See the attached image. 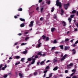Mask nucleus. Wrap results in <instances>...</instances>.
Segmentation results:
<instances>
[{"label": "nucleus", "instance_id": "obj_55", "mask_svg": "<svg viewBox=\"0 0 78 78\" xmlns=\"http://www.w3.org/2000/svg\"><path fill=\"white\" fill-rule=\"evenodd\" d=\"M29 70V69L28 68H26V69H25V70L26 71H27V70Z\"/></svg>", "mask_w": 78, "mask_h": 78}, {"label": "nucleus", "instance_id": "obj_51", "mask_svg": "<svg viewBox=\"0 0 78 78\" xmlns=\"http://www.w3.org/2000/svg\"><path fill=\"white\" fill-rule=\"evenodd\" d=\"M75 53H76V51H74L73 53V55H74V54H75Z\"/></svg>", "mask_w": 78, "mask_h": 78}, {"label": "nucleus", "instance_id": "obj_50", "mask_svg": "<svg viewBox=\"0 0 78 78\" xmlns=\"http://www.w3.org/2000/svg\"><path fill=\"white\" fill-rule=\"evenodd\" d=\"M2 67V65H0V70H1V68Z\"/></svg>", "mask_w": 78, "mask_h": 78}, {"label": "nucleus", "instance_id": "obj_54", "mask_svg": "<svg viewBox=\"0 0 78 78\" xmlns=\"http://www.w3.org/2000/svg\"><path fill=\"white\" fill-rule=\"evenodd\" d=\"M42 1V0H39V2L41 3V2Z\"/></svg>", "mask_w": 78, "mask_h": 78}, {"label": "nucleus", "instance_id": "obj_61", "mask_svg": "<svg viewBox=\"0 0 78 78\" xmlns=\"http://www.w3.org/2000/svg\"><path fill=\"white\" fill-rule=\"evenodd\" d=\"M50 1H49L48 2V5H49V4H50Z\"/></svg>", "mask_w": 78, "mask_h": 78}, {"label": "nucleus", "instance_id": "obj_49", "mask_svg": "<svg viewBox=\"0 0 78 78\" xmlns=\"http://www.w3.org/2000/svg\"><path fill=\"white\" fill-rule=\"evenodd\" d=\"M55 53L56 54H58V53H59V52L58 51L55 52Z\"/></svg>", "mask_w": 78, "mask_h": 78}, {"label": "nucleus", "instance_id": "obj_2", "mask_svg": "<svg viewBox=\"0 0 78 78\" xmlns=\"http://www.w3.org/2000/svg\"><path fill=\"white\" fill-rule=\"evenodd\" d=\"M55 5H57V6H59V8H61L62 5L61 4V2H59V0H57Z\"/></svg>", "mask_w": 78, "mask_h": 78}, {"label": "nucleus", "instance_id": "obj_46", "mask_svg": "<svg viewBox=\"0 0 78 78\" xmlns=\"http://www.w3.org/2000/svg\"><path fill=\"white\" fill-rule=\"evenodd\" d=\"M72 47H75V46H76V45H75V44H73L72 45Z\"/></svg>", "mask_w": 78, "mask_h": 78}, {"label": "nucleus", "instance_id": "obj_10", "mask_svg": "<svg viewBox=\"0 0 78 78\" xmlns=\"http://www.w3.org/2000/svg\"><path fill=\"white\" fill-rule=\"evenodd\" d=\"M61 15H63V14H64V10L62 9H61Z\"/></svg>", "mask_w": 78, "mask_h": 78}, {"label": "nucleus", "instance_id": "obj_29", "mask_svg": "<svg viewBox=\"0 0 78 78\" xmlns=\"http://www.w3.org/2000/svg\"><path fill=\"white\" fill-rule=\"evenodd\" d=\"M69 47H66L65 48V50H67V49H69Z\"/></svg>", "mask_w": 78, "mask_h": 78}, {"label": "nucleus", "instance_id": "obj_60", "mask_svg": "<svg viewBox=\"0 0 78 78\" xmlns=\"http://www.w3.org/2000/svg\"><path fill=\"white\" fill-rule=\"evenodd\" d=\"M50 61L48 60L47 62H46V63H48V62H50Z\"/></svg>", "mask_w": 78, "mask_h": 78}, {"label": "nucleus", "instance_id": "obj_34", "mask_svg": "<svg viewBox=\"0 0 78 78\" xmlns=\"http://www.w3.org/2000/svg\"><path fill=\"white\" fill-rule=\"evenodd\" d=\"M69 41V39H68V38H67V39H66L65 40V41H66V42H67V41Z\"/></svg>", "mask_w": 78, "mask_h": 78}, {"label": "nucleus", "instance_id": "obj_15", "mask_svg": "<svg viewBox=\"0 0 78 78\" xmlns=\"http://www.w3.org/2000/svg\"><path fill=\"white\" fill-rule=\"evenodd\" d=\"M27 43H23L21 44V46H22V45H27Z\"/></svg>", "mask_w": 78, "mask_h": 78}, {"label": "nucleus", "instance_id": "obj_36", "mask_svg": "<svg viewBox=\"0 0 78 78\" xmlns=\"http://www.w3.org/2000/svg\"><path fill=\"white\" fill-rule=\"evenodd\" d=\"M7 76H8V75L6 74V75H5L3 77H4V78H6V77H7Z\"/></svg>", "mask_w": 78, "mask_h": 78}, {"label": "nucleus", "instance_id": "obj_59", "mask_svg": "<svg viewBox=\"0 0 78 78\" xmlns=\"http://www.w3.org/2000/svg\"><path fill=\"white\" fill-rule=\"evenodd\" d=\"M38 58V56L37 55H36L35 56V58Z\"/></svg>", "mask_w": 78, "mask_h": 78}, {"label": "nucleus", "instance_id": "obj_33", "mask_svg": "<svg viewBox=\"0 0 78 78\" xmlns=\"http://www.w3.org/2000/svg\"><path fill=\"white\" fill-rule=\"evenodd\" d=\"M53 74V73H51L49 75V77H51L52 76V75Z\"/></svg>", "mask_w": 78, "mask_h": 78}, {"label": "nucleus", "instance_id": "obj_62", "mask_svg": "<svg viewBox=\"0 0 78 78\" xmlns=\"http://www.w3.org/2000/svg\"><path fill=\"white\" fill-rule=\"evenodd\" d=\"M18 44V42H17L15 43V45H17Z\"/></svg>", "mask_w": 78, "mask_h": 78}, {"label": "nucleus", "instance_id": "obj_38", "mask_svg": "<svg viewBox=\"0 0 78 78\" xmlns=\"http://www.w3.org/2000/svg\"><path fill=\"white\" fill-rule=\"evenodd\" d=\"M54 11V7H52L51 9V12H53V11Z\"/></svg>", "mask_w": 78, "mask_h": 78}, {"label": "nucleus", "instance_id": "obj_57", "mask_svg": "<svg viewBox=\"0 0 78 78\" xmlns=\"http://www.w3.org/2000/svg\"><path fill=\"white\" fill-rule=\"evenodd\" d=\"M2 69L3 70H5V68L4 67H2Z\"/></svg>", "mask_w": 78, "mask_h": 78}, {"label": "nucleus", "instance_id": "obj_40", "mask_svg": "<svg viewBox=\"0 0 78 78\" xmlns=\"http://www.w3.org/2000/svg\"><path fill=\"white\" fill-rule=\"evenodd\" d=\"M42 38H43V39H44L45 38V36H43L42 37Z\"/></svg>", "mask_w": 78, "mask_h": 78}, {"label": "nucleus", "instance_id": "obj_44", "mask_svg": "<svg viewBox=\"0 0 78 78\" xmlns=\"http://www.w3.org/2000/svg\"><path fill=\"white\" fill-rule=\"evenodd\" d=\"M44 63V61H42L41 63V65L43 64Z\"/></svg>", "mask_w": 78, "mask_h": 78}, {"label": "nucleus", "instance_id": "obj_3", "mask_svg": "<svg viewBox=\"0 0 78 78\" xmlns=\"http://www.w3.org/2000/svg\"><path fill=\"white\" fill-rule=\"evenodd\" d=\"M41 41V39H40L38 40V46H36V48H39V47H40L41 46V43L39 42Z\"/></svg>", "mask_w": 78, "mask_h": 78}, {"label": "nucleus", "instance_id": "obj_53", "mask_svg": "<svg viewBox=\"0 0 78 78\" xmlns=\"http://www.w3.org/2000/svg\"><path fill=\"white\" fill-rule=\"evenodd\" d=\"M18 36H21V35H22V34L21 33H20L18 34Z\"/></svg>", "mask_w": 78, "mask_h": 78}, {"label": "nucleus", "instance_id": "obj_9", "mask_svg": "<svg viewBox=\"0 0 78 78\" xmlns=\"http://www.w3.org/2000/svg\"><path fill=\"white\" fill-rule=\"evenodd\" d=\"M20 26L21 28L22 27H25V24L22 23L20 24Z\"/></svg>", "mask_w": 78, "mask_h": 78}, {"label": "nucleus", "instance_id": "obj_39", "mask_svg": "<svg viewBox=\"0 0 78 78\" xmlns=\"http://www.w3.org/2000/svg\"><path fill=\"white\" fill-rule=\"evenodd\" d=\"M76 69H73L72 70V72H76Z\"/></svg>", "mask_w": 78, "mask_h": 78}, {"label": "nucleus", "instance_id": "obj_27", "mask_svg": "<svg viewBox=\"0 0 78 78\" xmlns=\"http://www.w3.org/2000/svg\"><path fill=\"white\" fill-rule=\"evenodd\" d=\"M75 73V72H74L70 75V76H72Z\"/></svg>", "mask_w": 78, "mask_h": 78}, {"label": "nucleus", "instance_id": "obj_64", "mask_svg": "<svg viewBox=\"0 0 78 78\" xmlns=\"http://www.w3.org/2000/svg\"><path fill=\"white\" fill-rule=\"evenodd\" d=\"M75 51V49H73L72 50V51Z\"/></svg>", "mask_w": 78, "mask_h": 78}, {"label": "nucleus", "instance_id": "obj_63", "mask_svg": "<svg viewBox=\"0 0 78 78\" xmlns=\"http://www.w3.org/2000/svg\"><path fill=\"white\" fill-rule=\"evenodd\" d=\"M9 59H12V58L11 57H10L9 58Z\"/></svg>", "mask_w": 78, "mask_h": 78}, {"label": "nucleus", "instance_id": "obj_25", "mask_svg": "<svg viewBox=\"0 0 78 78\" xmlns=\"http://www.w3.org/2000/svg\"><path fill=\"white\" fill-rule=\"evenodd\" d=\"M55 47H54L52 48L51 50H52V51H53V50H55Z\"/></svg>", "mask_w": 78, "mask_h": 78}, {"label": "nucleus", "instance_id": "obj_35", "mask_svg": "<svg viewBox=\"0 0 78 78\" xmlns=\"http://www.w3.org/2000/svg\"><path fill=\"white\" fill-rule=\"evenodd\" d=\"M46 55V54H41V56H45Z\"/></svg>", "mask_w": 78, "mask_h": 78}, {"label": "nucleus", "instance_id": "obj_7", "mask_svg": "<svg viewBox=\"0 0 78 78\" xmlns=\"http://www.w3.org/2000/svg\"><path fill=\"white\" fill-rule=\"evenodd\" d=\"M58 60H57V58L55 57V58L53 59V62L54 63L56 62H57V61Z\"/></svg>", "mask_w": 78, "mask_h": 78}, {"label": "nucleus", "instance_id": "obj_41", "mask_svg": "<svg viewBox=\"0 0 78 78\" xmlns=\"http://www.w3.org/2000/svg\"><path fill=\"white\" fill-rule=\"evenodd\" d=\"M46 41H48L49 40V38H48V37H47L46 38Z\"/></svg>", "mask_w": 78, "mask_h": 78}, {"label": "nucleus", "instance_id": "obj_4", "mask_svg": "<svg viewBox=\"0 0 78 78\" xmlns=\"http://www.w3.org/2000/svg\"><path fill=\"white\" fill-rule=\"evenodd\" d=\"M33 23H34V21H31L30 23V24L29 25V27H33Z\"/></svg>", "mask_w": 78, "mask_h": 78}, {"label": "nucleus", "instance_id": "obj_45", "mask_svg": "<svg viewBox=\"0 0 78 78\" xmlns=\"http://www.w3.org/2000/svg\"><path fill=\"white\" fill-rule=\"evenodd\" d=\"M49 69V66H47L46 67V68H45V69L46 70H47V69Z\"/></svg>", "mask_w": 78, "mask_h": 78}, {"label": "nucleus", "instance_id": "obj_56", "mask_svg": "<svg viewBox=\"0 0 78 78\" xmlns=\"http://www.w3.org/2000/svg\"><path fill=\"white\" fill-rule=\"evenodd\" d=\"M78 40L77 41H76L75 42V44H78Z\"/></svg>", "mask_w": 78, "mask_h": 78}, {"label": "nucleus", "instance_id": "obj_19", "mask_svg": "<svg viewBox=\"0 0 78 78\" xmlns=\"http://www.w3.org/2000/svg\"><path fill=\"white\" fill-rule=\"evenodd\" d=\"M72 78H78V77L76 76H74L72 77Z\"/></svg>", "mask_w": 78, "mask_h": 78}, {"label": "nucleus", "instance_id": "obj_37", "mask_svg": "<svg viewBox=\"0 0 78 78\" xmlns=\"http://www.w3.org/2000/svg\"><path fill=\"white\" fill-rule=\"evenodd\" d=\"M25 59V58H22L21 60V61H22V62H23V61H24Z\"/></svg>", "mask_w": 78, "mask_h": 78}, {"label": "nucleus", "instance_id": "obj_32", "mask_svg": "<svg viewBox=\"0 0 78 78\" xmlns=\"http://www.w3.org/2000/svg\"><path fill=\"white\" fill-rule=\"evenodd\" d=\"M57 43V42L56 41V40H55L53 42L54 44H56Z\"/></svg>", "mask_w": 78, "mask_h": 78}, {"label": "nucleus", "instance_id": "obj_13", "mask_svg": "<svg viewBox=\"0 0 78 78\" xmlns=\"http://www.w3.org/2000/svg\"><path fill=\"white\" fill-rule=\"evenodd\" d=\"M41 53V52H40L37 53V55H40V56H42V53Z\"/></svg>", "mask_w": 78, "mask_h": 78}, {"label": "nucleus", "instance_id": "obj_26", "mask_svg": "<svg viewBox=\"0 0 78 78\" xmlns=\"http://www.w3.org/2000/svg\"><path fill=\"white\" fill-rule=\"evenodd\" d=\"M68 20L69 21V22H70L71 21H72V19L70 18H69L68 19Z\"/></svg>", "mask_w": 78, "mask_h": 78}, {"label": "nucleus", "instance_id": "obj_42", "mask_svg": "<svg viewBox=\"0 0 78 78\" xmlns=\"http://www.w3.org/2000/svg\"><path fill=\"white\" fill-rule=\"evenodd\" d=\"M43 9H44V8H41V12H42V11H43Z\"/></svg>", "mask_w": 78, "mask_h": 78}, {"label": "nucleus", "instance_id": "obj_1", "mask_svg": "<svg viewBox=\"0 0 78 78\" xmlns=\"http://www.w3.org/2000/svg\"><path fill=\"white\" fill-rule=\"evenodd\" d=\"M34 57V55H33L31 58H28L27 60L28 61H30L31 60H32V61L31 62V64H33L35 62V58H33Z\"/></svg>", "mask_w": 78, "mask_h": 78}, {"label": "nucleus", "instance_id": "obj_31", "mask_svg": "<svg viewBox=\"0 0 78 78\" xmlns=\"http://www.w3.org/2000/svg\"><path fill=\"white\" fill-rule=\"evenodd\" d=\"M29 37H26L25 39V40L27 41H28V39H29Z\"/></svg>", "mask_w": 78, "mask_h": 78}, {"label": "nucleus", "instance_id": "obj_28", "mask_svg": "<svg viewBox=\"0 0 78 78\" xmlns=\"http://www.w3.org/2000/svg\"><path fill=\"white\" fill-rule=\"evenodd\" d=\"M74 16H75V15H72L70 17L71 19H72V18H73V17Z\"/></svg>", "mask_w": 78, "mask_h": 78}, {"label": "nucleus", "instance_id": "obj_48", "mask_svg": "<svg viewBox=\"0 0 78 78\" xmlns=\"http://www.w3.org/2000/svg\"><path fill=\"white\" fill-rule=\"evenodd\" d=\"M74 31H78V29L76 28L74 29Z\"/></svg>", "mask_w": 78, "mask_h": 78}, {"label": "nucleus", "instance_id": "obj_11", "mask_svg": "<svg viewBox=\"0 0 78 78\" xmlns=\"http://www.w3.org/2000/svg\"><path fill=\"white\" fill-rule=\"evenodd\" d=\"M20 63V62H17L15 63V66H17Z\"/></svg>", "mask_w": 78, "mask_h": 78}, {"label": "nucleus", "instance_id": "obj_5", "mask_svg": "<svg viewBox=\"0 0 78 78\" xmlns=\"http://www.w3.org/2000/svg\"><path fill=\"white\" fill-rule=\"evenodd\" d=\"M67 56V54H66L65 55H64L63 57L61 59V61H63V60H64V59H66V56Z\"/></svg>", "mask_w": 78, "mask_h": 78}, {"label": "nucleus", "instance_id": "obj_47", "mask_svg": "<svg viewBox=\"0 0 78 78\" xmlns=\"http://www.w3.org/2000/svg\"><path fill=\"white\" fill-rule=\"evenodd\" d=\"M47 70L44 71V73H47Z\"/></svg>", "mask_w": 78, "mask_h": 78}, {"label": "nucleus", "instance_id": "obj_21", "mask_svg": "<svg viewBox=\"0 0 78 78\" xmlns=\"http://www.w3.org/2000/svg\"><path fill=\"white\" fill-rule=\"evenodd\" d=\"M27 53V51L26 50L24 51L23 52V54H26Z\"/></svg>", "mask_w": 78, "mask_h": 78}, {"label": "nucleus", "instance_id": "obj_17", "mask_svg": "<svg viewBox=\"0 0 78 78\" xmlns=\"http://www.w3.org/2000/svg\"><path fill=\"white\" fill-rule=\"evenodd\" d=\"M62 23L63 24V26H66V22H65L63 21Z\"/></svg>", "mask_w": 78, "mask_h": 78}, {"label": "nucleus", "instance_id": "obj_23", "mask_svg": "<svg viewBox=\"0 0 78 78\" xmlns=\"http://www.w3.org/2000/svg\"><path fill=\"white\" fill-rule=\"evenodd\" d=\"M60 47V48L61 49H63V45H60L59 46Z\"/></svg>", "mask_w": 78, "mask_h": 78}, {"label": "nucleus", "instance_id": "obj_14", "mask_svg": "<svg viewBox=\"0 0 78 78\" xmlns=\"http://www.w3.org/2000/svg\"><path fill=\"white\" fill-rule=\"evenodd\" d=\"M20 20H21V21H22V22L25 21V19H22V18H20Z\"/></svg>", "mask_w": 78, "mask_h": 78}, {"label": "nucleus", "instance_id": "obj_30", "mask_svg": "<svg viewBox=\"0 0 78 78\" xmlns=\"http://www.w3.org/2000/svg\"><path fill=\"white\" fill-rule=\"evenodd\" d=\"M72 13H73V14L74 13H76V11L73 10L72 11Z\"/></svg>", "mask_w": 78, "mask_h": 78}, {"label": "nucleus", "instance_id": "obj_12", "mask_svg": "<svg viewBox=\"0 0 78 78\" xmlns=\"http://www.w3.org/2000/svg\"><path fill=\"white\" fill-rule=\"evenodd\" d=\"M16 59H20V57L18 56H15Z\"/></svg>", "mask_w": 78, "mask_h": 78}, {"label": "nucleus", "instance_id": "obj_6", "mask_svg": "<svg viewBox=\"0 0 78 78\" xmlns=\"http://www.w3.org/2000/svg\"><path fill=\"white\" fill-rule=\"evenodd\" d=\"M69 6V3H68L67 4L65 5H64V7L65 8V9H67V7Z\"/></svg>", "mask_w": 78, "mask_h": 78}, {"label": "nucleus", "instance_id": "obj_58", "mask_svg": "<svg viewBox=\"0 0 78 78\" xmlns=\"http://www.w3.org/2000/svg\"><path fill=\"white\" fill-rule=\"evenodd\" d=\"M33 74H31L29 75V76H33Z\"/></svg>", "mask_w": 78, "mask_h": 78}, {"label": "nucleus", "instance_id": "obj_24", "mask_svg": "<svg viewBox=\"0 0 78 78\" xmlns=\"http://www.w3.org/2000/svg\"><path fill=\"white\" fill-rule=\"evenodd\" d=\"M18 11H22V8H20L18 9Z\"/></svg>", "mask_w": 78, "mask_h": 78}, {"label": "nucleus", "instance_id": "obj_20", "mask_svg": "<svg viewBox=\"0 0 78 78\" xmlns=\"http://www.w3.org/2000/svg\"><path fill=\"white\" fill-rule=\"evenodd\" d=\"M55 29L54 28H52L51 29V31L52 32H53V31H55Z\"/></svg>", "mask_w": 78, "mask_h": 78}, {"label": "nucleus", "instance_id": "obj_43", "mask_svg": "<svg viewBox=\"0 0 78 78\" xmlns=\"http://www.w3.org/2000/svg\"><path fill=\"white\" fill-rule=\"evenodd\" d=\"M65 72L66 73H68V72H69V71L67 70H65Z\"/></svg>", "mask_w": 78, "mask_h": 78}, {"label": "nucleus", "instance_id": "obj_8", "mask_svg": "<svg viewBox=\"0 0 78 78\" xmlns=\"http://www.w3.org/2000/svg\"><path fill=\"white\" fill-rule=\"evenodd\" d=\"M73 65V63H70V64L68 65L67 66V67L68 68H70V67L69 66H72Z\"/></svg>", "mask_w": 78, "mask_h": 78}, {"label": "nucleus", "instance_id": "obj_18", "mask_svg": "<svg viewBox=\"0 0 78 78\" xmlns=\"http://www.w3.org/2000/svg\"><path fill=\"white\" fill-rule=\"evenodd\" d=\"M58 69V66H57L55 68H54L53 69V70L55 71V70H56Z\"/></svg>", "mask_w": 78, "mask_h": 78}, {"label": "nucleus", "instance_id": "obj_16", "mask_svg": "<svg viewBox=\"0 0 78 78\" xmlns=\"http://www.w3.org/2000/svg\"><path fill=\"white\" fill-rule=\"evenodd\" d=\"M19 76H20V77H22V76H23V75L21 73H19Z\"/></svg>", "mask_w": 78, "mask_h": 78}, {"label": "nucleus", "instance_id": "obj_22", "mask_svg": "<svg viewBox=\"0 0 78 78\" xmlns=\"http://www.w3.org/2000/svg\"><path fill=\"white\" fill-rule=\"evenodd\" d=\"M34 75L35 76H36V75H37V73L36 72H34Z\"/></svg>", "mask_w": 78, "mask_h": 78}, {"label": "nucleus", "instance_id": "obj_52", "mask_svg": "<svg viewBox=\"0 0 78 78\" xmlns=\"http://www.w3.org/2000/svg\"><path fill=\"white\" fill-rule=\"evenodd\" d=\"M43 20V18L42 17H41L40 19V20Z\"/></svg>", "mask_w": 78, "mask_h": 78}]
</instances>
